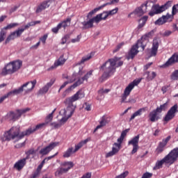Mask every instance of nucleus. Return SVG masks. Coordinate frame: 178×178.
Wrapping results in <instances>:
<instances>
[{
    "instance_id": "1",
    "label": "nucleus",
    "mask_w": 178,
    "mask_h": 178,
    "mask_svg": "<svg viewBox=\"0 0 178 178\" xmlns=\"http://www.w3.org/2000/svg\"><path fill=\"white\" fill-rule=\"evenodd\" d=\"M119 58L114 57L113 58H109L102 66H100V70H103V74L99 79V83H104L106 80H108L109 77H112L116 72V63H118Z\"/></svg>"
},
{
    "instance_id": "2",
    "label": "nucleus",
    "mask_w": 178,
    "mask_h": 178,
    "mask_svg": "<svg viewBox=\"0 0 178 178\" xmlns=\"http://www.w3.org/2000/svg\"><path fill=\"white\" fill-rule=\"evenodd\" d=\"M178 159V147L171 150L168 154H167L163 159L157 161L154 167V170H158L159 169H162V166L165 165L167 168L173 165L176 161Z\"/></svg>"
},
{
    "instance_id": "3",
    "label": "nucleus",
    "mask_w": 178,
    "mask_h": 178,
    "mask_svg": "<svg viewBox=\"0 0 178 178\" xmlns=\"http://www.w3.org/2000/svg\"><path fill=\"white\" fill-rule=\"evenodd\" d=\"M84 92L82 90H79L78 92H76L74 95L72 97H70L64 101V104L65 105H67V108H70V114L67 116V118H63L60 120V122L63 123H66L67 122V120L73 115V113H74V109H76V106L73 105V102H76V101H79V99H81V98H84L85 97Z\"/></svg>"
},
{
    "instance_id": "4",
    "label": "nucleus",
    "mask_w": 178,
    "mask_h": 178,
    "mask_svg": "<svg viewBox=\"0 0 178 178\" xmlns=\"http://www.w3.org/2000/svg\"><path fill=\"white\" fill-rule=\"evenodd\" d=\"M29 84H31V87L27 88V86H29ZM35 84H37L36 79L33 81H28L24 83L22 86H21L18 89H15L13 90L8 92L6 95H5L4 96H2L0 98V104H2V102H3L5 99H6V98H8V97H10L12 95H19V94H22V92H23V91L24 90L26 94L29 92H31V91L34 90V88L35 87ZM24 88H26V89H24Z\"/></svg>"
},
{
    "instance_id": "5",
    "label": "nucleus",
    "mask_w": 178,
    "mask_h": 178,
    "mask_svg": "<svg viewBox=\"0 0 178 178\" xmlns=\"http://www.w3.org/2000/svg\"><path fill=\"white\" fill-rule=\"evenodd\" d=\"M23 62L20 60L13 61L7 64L1 72V76H6L8 74H13L22 67Z\"/></svg>"
},
{
    "instance_id": "6",
    "label": "nucleus",
    "mask_w": 178,
    "mask_h": 178,
    "mask_svg": "<svg viewBox=\"0 0 178 178\" xmlns=\"http://www.w3.org/2000/svg\"><path fill=\"white\" fill-rule=\"evenodd\" d=\"M177 13L178 3L175 4L172 6V15L167 13L166 15H163L155 22V24H157L158 26H162V24H165V23H168V22H172L173 19H175V15H177Z\"/></svg>"
},
{
    "instance_id": "7",
    "label": "nucleus",
    "mask_w": 178,
    "mask_h": 178,
    "mask_svg": "<svg viewBox=\"0 0 178 178\" xmlns=\"http://www.w3.org/2000/svg\"><path fill=\"white\" fill-rule=\"evenodd\" d=\"M31 111L30 108H22V109H17L15 111H10L6 115V120L9 122H16V120H19L22 118V115H24V113H27Z\"/></svg>"
},
{
    "instance_id": "8",
    "label": "nucleus",
    "mask_w": 178,
    "mask_h": 178,
    "mask_svg": "<svg viewBox=\"0 0 178 178\" xmlns=\"http://www.w3.org/2000/svg\"><path fill=\"white\" fill-rule=\"evenodd\" d=\"M172 6V1H167L164 5L159 6V4H154L152 6L151 10L149 12V16H155V15H160L169 9Z\"/></svg>"
},
{
    "instance_id": "9",
    "label": "nucleus",
    "mask_w": 178,
    "mask_h": 178,
    "mask_svg": "<svg viewBox=\"0 0 178 178\" xmlns=\"http://www.w3.org/2000/svg\"><path fill=\"white\" fill-rule=\"evenodd\" d=\"M140 80H134L132 83H129L124 89V93L121 96V104L127 103L129 102L126 101L127 99V97L130 95L131 91L134 88L135 86H138L140 84Z\"/></svg>"
},
{
    "instance_id": "10",
    "label": "nucleus",
    "mask_w": 178,
    "mask_h": 178,
    "mask_svg": "<svg viewBox=\"0 0 178 178\" xmlns=\"http://www.w3.org/2000/svg\"><path fill=\"white\" fill-rule=\"evenodd\" d=\"M123 140H124V138H123L121 136H120V138H118L117 140L118 143H113L112 150L106 154V158H111V156H113V155H116V154H118V152L120 151V148L122 147V143H123Z\"/></svg>"
},
{
    "instance_id": "11",
    "label": "nucleus",
    "mask_w": 178,
    "mask_h": 178,
    "mask_svg": "<svg viewBox=\"0 0 178 178\" xmlns=\"http://www.w3.org/2000/svg\"><path fill=\"white\" fill-rule=\"evenodd\" d=\"M61 166L55 172V176H62L64 173H67L70 169L74 167V163L72 161H65L61 164ZM68 166V168H66Z\"/></svg>"
},
{
    "instance_id": "12",
    "label": "nucleus",
    "mask_w": 178,
    "mask_h": 178,
    "mask_svg": "<svg viewBox=\"0 0 178 178\" xmlns=\"http://www.w3.org/2000/svg\"><path fill=\"white\" fill-rule=\"evenodd\" d=\"M17 26H19V23H11L1 29L0 44L1 42H3V41H5V38H6V34H8V30H12V29H15V27H17Z\"/></svg>"
},
{
    "instance_id": "13",
    "label": "nucleus",
    "mask_w": 178,
    "mask_h": 178,
    "mask_svg": "<svg viewBox=\"0 0 178 178\" xmlns=\"http://www.w3.org/2000/svg\"><path fill=\"white\" fill-rule=\"evenodd\" d=\"M141 48L142 51L143 50V46L138 43V40L137 41L136 44H134L131 49L128 51V54L127 55V59L128 60H130V59H134L136 55L138 54L139 51L138 49Z\"/></svg>"
},
{
    "instance_id": "14",
    "label": "nucleus",
    "mask_w": 178,
    "mask_h": 178,
    "mask_svg": "<svg viewBox=\"0 0 178 178\" xmlns=\"http://www.w3.org/2000/svg\"><path fill=\"white\" fill-rule=\"evenodd\" d=\"M155 31L154 30H152L150 32H148L147 33L143 35L140 38V40H138V43L140 45L143 47V51L145 49V47H147V44L148 42H149V38H152L154 37Z\"/></svg>"
},
{
    "instance_id": "15",
    "label": "nucleus",
    "mask_w": 178,
    "mask_h": 178,
    "mask_svg": "<svg viewBox=\"0 0 178 178\" xmlns=\"http://www.w3.org/2000/svg\"><path fill=\"white\" fill-rule=\"evenodd\" d=\"M140 141V134L134 136L130 140L128 141V145H132L133 149L131 152V155H134L138 149H140V146H138V143Z\"/></svg>"
},
{
    "instance_id": "16",
    "label": "nucleus",
    "mask_w": 178,
    "mask_h": 178,
    "mask_svg": "<svg viewBox=\"0 0 178 178\" xmlns=\"http://www.w3.org/2000/svg\"><path fill=\"white\" fill-rule=\"evenodd\" d=\"M178 112V105L175 104L172 106L170 110L167 112L165 118H163L164 122H170L175 116H176V113Z\"/></svg>"
},
{
    "instance_id": "17",
    "label": "nucleus",
    "mask_w": 178,
    "mask_h": 178,
    "mask_svg": "<svg viewBox=\"0 0 178 178\" xmlns=\"http://www.w3.org/2000/svg\"><path fill=\"white\" fill-rule=\"evenodd\" d=\"M58 145H59L58 142H52L49 145L46 146L44 148H42L39 151V154L40 155H42V156H44V155H48V154H49V152H51V150H53L54 148H55V147H58Z\"/></svg>"
},
{
    "instance_id": "18",
    "label": "nucleus",
    "mask_w": 178,
    "mask_h": 178,
    "mask_svg": "<svg viewBox=\"0 0 178 178\" xmlns=\"http://www.w3.org/2000/svg\"><path fill=\"white\" fill-rule=\"evenodd\" d=\"M47 126V123H40L39 124H37L33 129L31 127H29L28 129L25 131L22 135L21 137H24L25 136H30V134H33V133H35L38 130H41L43 127H45Z\"/></svg>"
},
{
    "instance_id": "19",
    "label": "nucleus",
    "mask_w": 178,
    "mask_h": 178,
    "mask_svg": "<svg viewBox=\"0 0 178 178\" xmlns=\"http://www.w3.org/2000/svg\"><path fill=\"white\" fill-rule=\"evenodd\" d=\"M175 63H178V54L175 53L165 63L161 65L160 67L162 69H166V67H170L172 66Z\"/></svg>"
},
{
    "instance_id": "20",
    "label": "nucleus",
    "mask_w": 178,
    "mask_h": 178,
    "mask_svg": "<svg viewBox=\"0 0 178 178\" xmlns=\"http://www.w3.org/2000/svg\"><path fill=\"white\" fill-rule=\"evenodd\" d=\"M22 34H23V30H19V29L13 32H11L10 35L6 38L5 43L9 44L10 41H13V40H16V38L21 37Z\"/></svg>"
},
{
    "instance_id": "21",
    "label": "nucleus",
    "mask_w": 178,
    "mask_h": 178,
    "mask_svg": "<svg viewBox=\"0 0 178 178\" xmlns=\"http://www.w3.org/2000/svg\"><path fill=\"white\" fill-rule=\"evenodd\" d=\"M10 131H11V135L13 136V140H15V138H18V140H22V138H23V137H22V134L26 132V131H24L20 133V128L17 127H12L10 129Z\"/></svg>"
},
{
    "instance_id": "22",
    "label": "nucleus",
    "mask_w": 178,
    "mask_h": 178,
    "mask_svg": "<svg viewBox=\"0 0 178 178\" xmlns=\"http://www.w3.org/2000/svg\"><path fill=\"white\" fill-rule=\"evenodd\" d=\"M51 0H46L40 3V6H38L35 12L36 13H41L42 10H45L47 8H49L51 5Z\"/></svg>"
},
{
    "instance_id": "23",
    "label": "nucleus",
    "mask_w": 178,
    "mask_h": 178,
    "mask_svg": "<svg viewBox=\"0 0 178 178\" xmlns=\"http://www.w3.org/2000/svg\"><path fill=\"white\" fill-rule=\"evenodd\" d=\"M65 62H66V59L63 58V56H60L56 61L54 62V64L51 65L49 68H48V71L54 70V69H56L58 66H62L65 65Z\"/></svg>"
},
{
    "instance_id": "24",
    "label": "nucleus",
    "mask_w": 178,
    "mask_h": 178,
    "mask_svg": "<svg viewBox=\"0 0 178 178\" xmlns=\"http://www.w3.org/2000/svg\"><path fill=\"white\" fill-rule=\"evenodd\" d=\"M147 3L146 4H142L140 7H138L135 9L134 11V15H137L138 16H143V14L147 12Z\"/></svg>"
},
{
    "instance_id": "25",
    "label": "nucleus",
    "mask_w": 178,
    "mask_h": 178,
    "mask_svg": "<svg viewBox=\"0 0 178 178\" xmlns=\"http://www.w3.org/2000/svg\"><path fill=\"white\" fill-rule=\"evenodd\" d=\"M54 83H55V81H51L49 83H47L43 88H42L41 89L39 90L38 91V95H42L44 94H47V92H48V90H49V88H51V87H52V86H54Z\"/></svg>"
},
{
    "instance_id": "26",
    "label": "nucleus",
    "mask_w": 178,
    "mask_h": 178,
    "mask_svg": "<svg viewBox=\"0 0 178 178\" xmlns=\"http://www.w3.org/2000/svg\"><path fill=\"white\" fill-rule=\"evenodd\" d=\"M158 113H159V111H156V108L149 113V119L150 122L154 123V122L159 120V115H158Z\"/></svg>"
},
{
    "instance_id": "27",
    "label": "nucleus",
    "mask_w": 178,
    "mask_h": 178,
    "mask_svg": "<svg viewBox=\"0 0 178 178\" xmlns=\"http://www.w3.org/2000/svg\"><path fill=\"white\" fill-rule=\"evenodd\" d=\"M26 161L27 160L26 159V158L20 159L17 163H15L14 167L15 168V169H17V170H22V168H24V166H26Z\"/></svg>"
},
{
    "instance_id": "28",
    "label": "nucleus",
    "mask_w": 178,
    "mask_h": 178,
    "mask_svg": "<svg viewBox=\"0 0 178 178\" xmlns=\"http://www.w3.org/2000/svg\"><path fill=\"white\" fill-rule=\"evenodd\" d=\"M147 111L145 107L139 108L138 111H136L135 113H134V115H132L129 119V122H131V120H134L137 116H141L143 115V112H145Z\"/></svg>"
},
{
    "instance_id": "29",
    "label": "nucleus",
    "mask_w": 178,
    "mask_h": 178,
    "mask_svg": "<svg viewBox=\"0 0 178 178\" xmlns=\"http://www.w3.org/2000/svg\"><path fill=\"white\" fill-rule=\"evenodd\" d=\"M108 5H112V2L106 3L103 5H102L101 6L95 8L94 10H92L88 14L87 17H92V15H94L95 13H97V12H98V10H100V9H102V8H105V6H108Z\"/></svg>"
},
{
    "instance_id": "30",
    "label": "nucleus",
    "mask_w": 178,
    "mask_h": 178,
    "mask_svg": "<svg viewBox=\"0 0 178 178\" xmlns=\"http://www.w3.org/2000/svg\"><path fill=\"white\" fill-rule=\"evenodd\" d=\"M11 140H13V136H12V132L10 129L5 132L3 134V137L1 138V140L3 142L10 141Z\"/></svg>"
},
{
    "instance_id": "31",
    "label": "nucleus",
    "mask_w": 178,
    "mask_h": 178,
    "mask_svg": "<svg viewBox=\"0 0 178 178\" xmlns=\"http://www.w3.org/2000/svg\"><path fill=\"white\" fill-rule=\"evenodd\" d=\"M84 83V79L82 78H79L77 81H76L72 86H70L66 91H72V90H74L76 87H79V86H81V84H83Z\"/></svg>"
},
{
    "instance_id": "32",
    "label": "nucleus",
    "mask_w": 178,
    "mask_h": 178,
    "mask_svg": "<svg viewBox=\"0 0 178 178\" xmlns=\"http://www.w3.org/2000/svg\"><path fill=\"white\" fill-rule=\"evenodd\" d=\"M73 81H76V74H73L72 75V79H70V81L64 82V83L60 87L58 92L60 91V90L65 88L67 86V84H70V83H73Z\"/></svg>"
},
{
    "instance_id": "33",
    "label": "nucleus",
    "mask_w": 178,
    "mask_h": 178,
    "mask_svg": "<svg viewBox=\"0 0 178 178\" xmlns=\"http://www.w3.org/2000/svg\"><path fill=\"white\" fill-rule=\"evenodd\" d=\"M108 123V120H106L105 117H103L102 118V120L99 122V125L97 126V127L95 129L94 133H95V131H97V130H98L99 129H101V127H104V126H106Z\"/></svg>"
},
{
    "instance_id": "34",
    "label": "nucleus",
    "mask_w": 178,
    "mask_h": 178,
    "mask_svg": "<svg viewBox=\"0 0 178 178\" xmlns=\"http://www.w3.org/2000/svg\"><path fill=\"white\" fill-rule=\"evenodd\" d=\"M72 22L71 18H67L65 20L60 22L58 24H60V28L63 27L64 30H66V27H69L70 26V23Z\"/></svg>"
},
{
    "instance_id": "35",
    "label": "nucleus",
    "mask_w": 178,
    "mask_h": 178,
    "mask_svg": "<svg viewBox=\"0 0 178 178\" xmlns=\"http://www.w3.org/2000/svg\"><path fill=\"white\" fill-rule=\"evenodd\" d=\"M147 20H148V16L145 15L139 20V24L138 26V29H143L144 26H145V23H147Z\"/></svg>"
},
{
    "instance_id": "36",
    "label": "nucleus",
    "mask_w": 178,
    "mask_h": 178,
    "mask_svg": "<svg viewBox=\"0 0 178 178\" xmlns=\"http://www.w3.org/2000/svg\"><path fill=\"white\" fill-rule=\"evenodd\" d=\"M83 26V29H92V27H94V22H92V19H90L87 22H83L82 23Z\"/></svg>"
},
{
    "instance_id": "37",
    "label": "nucleus",
    "mask_w": 178,
    "mask_h": 178,
    "mask_svg": "<svg viewBox=\"0 0 178 178\" xmlns=\"http://www.w3.org/2000/svg\"><path fill=\"white\" fill-rule=\"evenodd\" d=\"M95 53L91 52L90 54H88L86 56L83 57L79 63H78V65H83L85 62H87V60H90L92 56H94Z\"/></svg>"
},
{
    "instance_id": "38",
    "label": "nucleus",
    "mask_w": 178,
    "mask_h": 178,
    "mask_svg": "<svg viewBox=\"0 0 178 178\" xmlns=\"http://www.w3.org/2000/svg\"><path fill=\"white\" fill-rule=\"evenodd\" d=\"M88 139H86L84 140H81L77 145H75V149H74L73 152H77L80 148H81L85 144H87Z\"/></svg>"
},
{
    "instance_id": "39",
    "label": "nucleus",
    "mask_w": 178,
    "mask_h": 178,
    "mask_svg": "<svg viewBox=\"0 0 178 178\" xmlns=\"http://www.w3.org/2000/svg\"><path fill=\"white\" fill-rule=\"evenodd\" d=\"M37 151H38V149L35 150L34 148L29 149L28 151L25 152L26 155L25 159L27 160L30 158L31 155H35V154H37Z\"/></svg>"
},
{
    "instance_id": "40",
    "label": "nucleus",
    "mask_w": 178,
    "mask_h": 178,
    "mask_svg": "<svg viewBox=\"0 0 178 178\" xmlns=\"http://www.w3.org/2000/svg\"><path fill=\"white\" fill-rule=\"evenodd\" d=\"M74 151L73 149V147H69L64 153H63V158H70L72 156V154H74L75 152H73Z\"/></svg>"
},
{
    "instance_id": "41",
    "label": "nucleus",
    "mask_w": 178,
    "mask_h": 178,
    "mask_svg": "<svg viewBox=\"0 0 178 178\" xmlns=\"http://www.w3.org/2000/svg\"><path fill=\"white\" fill-rule=\"evenodd\" d=\"M146 74H147L146 79L147 80V81H152V80L154 79H155V77H156V72H152L151 74L149 73V72H147Z\"/></svg>"
},
{
    "instance_id": "42",
    "label": "nucleus",
    "mask_w": 178,
    "mask_h": 178,
    "mask_svg": "<svg viewBox=\"0 0 178 178\" xmlns=\"http://www.w3.org/2000/svg\"><path fill=\"white\" fill-rule=\"evenodd\" d=\"M55 111H56V108H54V111H53L50 114H49L46 118H45V122L46 124H48V123H51L52 122V119H54V113H55Z\"/></svg>"
},
{
    "instance_id": "43",
    "label": "nucleus",
    "mask_w": 178,
    "mask_h": 178,
    "mask_svg": "<svg viewBox=\"0 0 178 178\" xmlns=\"http://www.w3.org/2000/svg\"><path fill=\"white\" fill-rule=\"evenodd\" d=\"M102 16H104V14H98V15H97V16L91 18V19L92 20L93 23L95 22L97 24H98V23H99V22H102Z\"/></svg>"
},
{
    "instance_id": "44",
    "label": "nucleus",
    "mask_w": 178,
    "mask_h": 178,
    "mask_svg": "<svg viewBox=\"0 0 178 178\" xmlns=\"http://www.w3.org/2000/svg\"><path fill=\"white\" fill-rule=\"evenodd\" d=\"M156 111H159V113H162L163 111H166L168 109V102L164 103L163 104L160 105L159 107H157Z\"/></svg>"
},
{
    "instance_id": "45",
    "label": "nucleus",
    "mask_w": 178,
    "mask_h": 178,
    "mask_svg": "<svg viewBox=\"0 0 178 178\" xmlns=\"http://www.w3.org/2000/svg\"><path fill=\"white\" fill-rule=\"evenodd\" d=\"M170 79L173 81H177L178 80V70H175L170 75Z\"/></svg>"
},
{
    "instance_id": "46",
    "label": "nucleus",
    "mask_w": 178,
    "mask_h": 178,
    "mask_svg": "<svg viewBox=\"0 0 178 178\" xmlns=\"http://www.w3.org/2000/svg\"><path fill=\"white\" fill-rule=\"evenodd\" d=\"M92 72H94L93 70H90L89 71L87 74H86L82 79L84 80V81H88V79H90L91 77V76H92Z\"/></svg>"
},
{
    "instance_id": "47",
    "label": "nucleus",
    "mask_w": 178,
    "mask_h": 178,
    "mask_svg": "<svg viewBox=\"0 0 178 178\" xmlns=\"http://www.w3.org/2000/svg\"><path fill=\"white\" fill-rule=\"evenodd\" d=\"M156 54H158V49H154V47H152L149 53V58L152 56H156Z\"/></svg>"
},
{
    "instance_id": "48",
    "label": "nucleus",
    "mask_w": 178,
    "mask_h": 178,
    "mask_svg": "<svg viewBox=\"0 0 178 178\" xmlns=\"http://www.w3.org/2000/svg\"><path fill=\"white\" fill-rule=\"evenodd\" d=\"M48 39V33L44 34L43 36L40 38V41L43 44V45H45L47 44V40Z\"/></svg>"
},
{
    "instance_id": "49",
    "label": "nucleus",
    "mask_w": 178,
    "mask_h": 178,
    "mask_svg": "<svg viewBox=\"0 0 178 178\" xmlns=\"http://www.w3.org/2000/svg\"><path fill=\"white\" fill-rule=\"evenodd\" d=\"M40 175H41V172L36 170L32 173V175H30L29 178H38L40 177Z\"/></svg>"
},
{
    "instance_id": "50",
    "label": "nucleus",
    "mask_w": 178,
    "mask_h": 178,
    "mask_svg": "<svg viewBox=\"0 0 178 178\" xmlns=\"http://www.w3.org/2000/svg\"><path fill=\"white\" fill-rule=\"evenodd\" d=\"M152 48H154V49L157 50L158 48H159V41L157 39H154L153 40Z\"/></svg>"
},
{
    "instance_id": "51",
    "label": "nucleus",
    "mask_w": 178,
    "mask_h": 178,
    "mask_svg": "<svg viewBox=\"0 0 178 178\" xmlns=\"http://www.w3.org/2000/svg\"><path fill=\"white\" fill-rule=\"evenodd\" d=\"M60 24H58L56 27H54L51 29V31L52 33H54V34H58V33H59V30H60Z\"/></svg>"
},
{
    "instance_id": "52",
    "label": "nucleus",
    "mask_w": 178,
    "mask_h": 178,
    "mask_svg": "<svg viewBox=\"0 0 178 178\" xmlns=\"http://www.w3.org/2000/svg\"><path fill=\"white\" fill-rule=\"evenodd\" d=\"M127 176H129V171H125L121 175L116 176L115 178H126Z\"/></svg>"
},
{
    "instance_id": "53",
    "label": "nucleus",
    "mask_w": 178,
    "mask_h": 178,
    "mask_svg": "<svg viewBox=\"0 0 178 178\" xmlns=\"http://www.w3.org/2000/svg\"><path fill=\"white\" fill-rule=\"evenodd\" d=\"M162 37H169L172 34L171 31H165L163 33H160Z\"/></svg>"
},
{
    "instance_id": "54",
    "label": "nucleus",
    "mask_w": 178,
    "mask_h": 178,
    "mask_svg": "<svg viewBox=\"0 0 178 178\" xmlns=\"http://www.w3.org/2000/svg\"><path fill=\"white\" fill-rule=\"evenodd\" d=\"M152 176H153V174H152V173L146 172H145V173L142 175V177H141V178H151V177H152Z\"/></svg>"
},
{
    "instance_id": "55",
    "label": "nucleus",
    "mask_w": 178,
    "mask_h": 178,
    "mask_svg": "<svg viewBox=\"0 0 178 178\" xmlns=\"http://www.w3.org/2000/svg\"><path fill=\"white\" fill-rule=\"evenodd\" d=\"M118 10H119V8H115L110 11H107V13H108V15L111 16L112 15H116V13H118Z\"/></svg>"
},
{
    "instance_id": "56",
    "label": "nucleus",
    "mask_w": 178,
    "mask_h": 178,
    "mask_svg": "<svg viewBox=\"0 0 178 178\" xmlns=\"http://www.w3.org/2000/svg\"><path fill=\"white\" fill-rule=\"evenodd\" d=\"M69 38V35H65L61 40L62 45L66 44L67 42V39Z\"/></svg>"
},
{
    "instance_id": "57",
    "label": "nucleus",
    "mask_w": 178,
    "mask_h": 178,
    "mask_svg": "<svg viewBox=\"0 0 178 178\" xmlns=\"http://www.w3.org/2000/svg\"><path fill=\"white\" fill-rule=\"evenodd\" d=\"M81 39V36L78 35L77 37L74 39L71 40V42L74 44V42H80V40Z\"/></svg>"
},
{
    "instance_id": "58",
    "label": "nucleus",
    "mask_w": 178,
    "mask_h": 178,
    "mask_svg": "<svg viewBox=\"0 0 178 178\" xmlns=\"http://www.w3.org/2000/svg\"><path fill=\"white\" fill-rule=\"evenodd\" d=\"M102 14H103V16L104 15V17L102 16V20H106V19H108V17L110 16L108 11L103 12Z\"/></svg>"
},
{
    "instance_id": "59",
    "label": "nucleus",
    "mask_w": 178,
    "mask_h": 178,
    "mask_svg": "<svg viewBox=\"0 0 178 178\" xmlns=\"http://www.w3.org/2000/svg\"><path fill=\"white\" fill-rule=\"evenodd\" d=\"M15 148H23V147H26V141L22 143H17L15 145Z\"/></svg>"
},
{
    "instance_id": "60",
    "label": "nucleus",
    "mask_w": 178,
    "mask_h": 178,
    "mask_svg": "<svg viewBox=\"0 0 178 178\" xmlns=\"http://www.w3.org/2000/svg\"><path fill=\"white\" fill-rule=\"evenodd\" d=\"M51 126H54L55 129H59V127H62V124L56 123V122H52L51 124Z\"/></svg>"
},
{
    "instance_id": "61",
    "label": "nucleus",
    "mask_w": 178,
    "mask_h": 178,
    "mask_svg": "<svg viewBox=\"0 0 178 178\" xmlns=\"http://www.w3.org/2000/svg\"><path fill=\"white\" fill-rule=\"evenodd\" d=\"M129 129H125L122 131L121 133L120 137H122V138H124L125 136H127V133H129Z\"/></svg>"
},
{
    "instance_id": "62",
    "label": "nucleus",
    "mask_w": 178,
    "mask_h": 178,
    "mask_svg": "<svg viewBox=\"0 0 178 178\" xmlns=\"http://www.w3.org/2000/svg\"><path fill=\"white\" fill-rule=\"evenodd\" d=\"M109 91H111V90L109 89H101L100 90H99V94H108Z\"/></svg>"
},
{
    "instance_id": "63",
    "label": "nucleus",
    "mask_w": 178,
    "mask_h": 178,
    "mask_svg": "<svg viewBox=\"0 0 178 178\" xmlns=\"http://www.w3.org/2000/svg\"><path fill=\"white\" fill-rule=\"evenodd\" d=\"M169 86H164L161 88V91L163 92V94H165L168 92V88H169Z\"/></svg>"
},
{
    "instance_id": "64",
    "label": "nucleus",
    "mask_w": 178,
    "mask_h": 178,
    "mask_svg": "<svg viewBox=\"0 0 178 178\" xmlns=\"http://www.w3.org/2000/svg\"><path fill=\"white\" fill-rule=\"evenodd\" d=\"M163 149H165V148L161 147V146H158L157 148H156V152L159 154H161V152H163Z\"/></svg>"
}]
</instances>
